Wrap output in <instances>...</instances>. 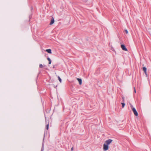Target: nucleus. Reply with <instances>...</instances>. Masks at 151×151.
Returning a JSON list of instances; mask_svg holds the SVG:
<instances>
[{"label":"nucleus","mask_w":151,"mask_h":151,"mask_svg":"<svg viewBox=\"0 0 151 151\" xmlns=\"http://www.w3.org/2000/svg\"><path fill=\"white\" fill-rule=\"evenodd\" d=\"M121 104L122 105V107L123 108L125 106V104L124 102H122L121 103Z\"/></svg>","instance_id":"nucleus-11"},{"label":"nucleus","mask_w":151,"mask_h":151,"mask_svg":"<svg viewBox=\"0 0 151 151\" xmlns=\"http://www.w3.org/2000/svg\"><path fill=\"white\" fill-rule=\"evenodd\" d=\"M54 22V19L53 17H52L51 19V22L50 24V25H52L53 24Z\"/></svg>","instance_id":"nucleus-5"},{"label":"nucleus","mask_w":151,"mask_h":151,"mask_svg":"<svg viewBox=\"0 0 151 151\" xmlns=\"http://www.w3.org/2000/svg\"><path fill=\"white\" fill-rule=\"evenodd\" d=\"M143 70L144 71L145 73L146 74V73L147 68L145 67H143Z\"/></svg>","instance_id":"nucleus-9"},{"label":"nucleus","mask_w":151,"mask_h":151,"mask_svg":"<svg viewBox=\"0 0 151 151\" xmlns=\"http://www.w3.org/2000/svg\"><path fill=\"white\" fill-rule=\"evenodd\" d=\"M124 32H125L127 34L128 33V31L127 30V29H125L124 30Z\"/></svg>","instance_id":"nucleus-14"},{"label":"nucleus","mask_w":151,"mask_h":151,"mask_svg":"<svg viewBox=\"0 0 151 151\" xmlns=\"http://www.w3.org/2000/svg\"><path fill=\"white\" fill-rule=\"evenodd\" d=\"M73 147H72V148H71V150H73Z\"/></svg>","instance_id":"nucleus-17"},{"label":"nucleus","mask_w":151,"mask_h":151,"mask_svg":"<svg viewBox=\"0 0 151 151\" xmlns=\"http://www.w3.org/2000/svg\"><path fill=\"white\" fill-rule=\"evenodd\" d=\"M47 59L48 60V61H49V64H50L51 63V59L49 58H47Z\"/></svg>","instance_id":"nucleus-10"},{"label":"nucleus","mask_w":151,"mask_h":151,"mask_svg":"<svg viewBox=\"0 0 151 151\" xmlns=\"http://www.w3.org/2000/svg\"><path fill=\"white\" fill-rule=\"evenodd\" d=\"M45 122L46 124H47L45 127V128L47 130H48L49 128V122H47V121H46V120Z\"/></svg>","instance_id":"nucleus-6"},{"label":"nucleus","mask_w":151,"mask_h":151,"mask_svg":"<svg viewBox=\"0 0 151 151\" xmlns=\"http://www.w3.org/2000/svg\"><path fill=\"white\" fill-rule=\"evenodd\" d=\"M122 99H123V102H124V97H122Z\"/></svg>","instance_id":"nucleus-15"},{"label":"nucleus","mask_w":151,"mask_h":151,"mask_svg":"<svg viewBox=\"0 0 151 151\" xmlns=\"http://www.w3.org/2000/svg\"><path fill=\"white\" fill-rule=\"evenodd\" d=\"M112 141V139H109L105 141V143L108 145H109L111 142Z\"/></svg>","instance_id":"nucleus-2"},{"label":"nucleus","mask_w":151,"mask_h":151,"mask_svg":"<svg viewBox=\"0 0 151 151\" xmlns=\"http://www.w3.org/2000/svg\"><path fill=\"white\" fill-rule=\"evenodd\" d=\"M77 80L78 81L79 84L81 85L82 84V80L81 79L78 78Z\"/></svg>","instance_id":"nucleus-7"},{"label":"nucleus","mask_w":151,"mask_h":151,"mask_svg":"<svg viewBox=\"0 0 151 151\" xmlns=\"http://www.w3.org/2000/svg\"><path fill=\"white\" fill-rule=\"evenodd\" d=\"M108 149V145L104 143L103 145V149L104 150H107Z\"/></svg>","instance_id":"nucleus-1"},{"label":"nucleus","mask_w":151,"mask_h":151,"mask_svg":"<svg viewBox=\"0 0 151 151\" xmlns=\"http://www.w3.org/2000/svg\"><path fill=\"white\" fill-rule=\"evenodd\" d=\"M134 92L136 93V90L135 89V88H134Z\"/></svg>","instance_id":"nucleus-16"},{"label":"nucleus","mask_w":151,"mask_h":151,"mask_svg":"<svg viewBox=\"0 0 151 151\" xmlns=\"http://www.w3.org/2000/svg\"><path fill=\"white\" fill-rule=\"evenodd\" d=\"M46 51L48 53H50V54H51L52 53V52H51V50L50 49H47L46 50Z\"/></svg>","instance_id":"nucleus-8"},{"label":"nucleus","mask_w":151,"mask_h":151,"mask_svg":"<svg viewBox=\"0 0 151 151\" xmlns=\"http://www.w3.org/2000/svg\"><path fill=\"white\" fill-rule=\"evenodd\" d=\"M132 111H133V112H134V114L136 116H138V113H137V112L136 110L135 109V108H134V107H133L132 108Z\"/></svg>","instance_id":"nucleus-3"},{"label":"nucleus","mask_w":151,"mask_h":151,"mask_svg":"<svg viewBox=\"0 0 151 151\" xmlns=\"http://www.w3.org/2000/svg\"><path fill=\"white\" fill-rule=\"evenodd\" d=\"M43 150L42 149V150L41 151H43Z\"/></svg>","instance_id":"nucleus-18"},{"label":"nucleus","mask_w":151,"mask_h":151,"mask_svg":"<svg viewBox=\"0 0 151 151\" xmlns=\"http://www.w3.org/2000/svg\"><path fill=\"white\" fill-rule=\"evenodd\" d=\"M58 80H59V81H60V83H61V82H62V80H61V79L60 78V77L59 76H58Z\"/></svg>","instance_id":"nucleus-12"},{"label":"nucleus","mask_w":151,"mask_h":151,"mask_svg":"<svg viewBox=\"0 0 151 151\" xmlns=\"http://www.w3.org/2000/svg\"><path fill=\"white\" fill-rule=\"evenodd\" d=\"M121 47L122 49L124 51H127V49L126 47L124 45H121Z\"/></svg>","instance_id":"nucleus-4"},{"label":"nucleus","mask_w":151,"mask_h":151,"mask_svg":"<svg viewBox=\"0 0 151 151\" xmlns=\"http://www.w3.org/2000/svg\"><path fill=\"white\" fill-rule=\"evenodd\" d=\"M43 66L42 64H40L39 65V67L41 68H42Z\"/></svg>","instance_id":"nucleus-13"}]
</instances>
